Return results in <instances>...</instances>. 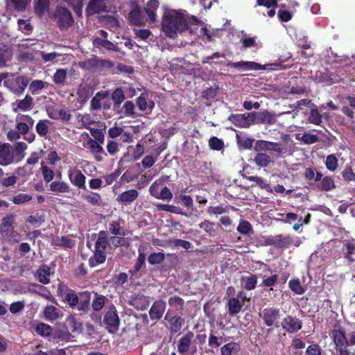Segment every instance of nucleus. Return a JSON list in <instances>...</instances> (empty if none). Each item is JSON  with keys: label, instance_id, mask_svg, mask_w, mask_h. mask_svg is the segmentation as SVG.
<instances>
[{"label": "nucleus", "instance_id": "bf43d9fd", "mask_svg": "<svg viewBox=\"0 0 355 355\" xmlns=\"http://www.w3.org/2000/svg\"><path fill=\"white\" fill-rule=\"evenodd\" d=\"M33 199V196L26 193H19L12 198V201L15 205H21L29 202Z\"/></svg>", "mask_w": 355, "mask_h": 355}, {"label": "nucleus", "instance_id": "8fccbe9b", "mask_svg": "<svg viewBox=\"0 0 355 355\" xmlns=\"http://www.w3.org/2000/svg\"><path fill=\"white\" fill-rule=\"evenodd\" d=\"M28 146L23 141H19L14 145V153L19 157V160H21L25 157V150L27 149Z\"/></svg>", "mask_w": 355, "mask_h": 355}, {"label": "nucleus", "instance_id": "4be33fe9", "mask_svg": "<svg viewBox=\"0 0 355 355\" xmlns=\"http://www.w3.org/2000/svg\"><path fill=\"white\" fill-rule=\"evenodd\" d=\"M91 293L88 291L81 292L79 294L78 310L86 313L89 307Z\"/></svg>", "mask_w": 355, "mask_h": 355}, {"label": "nucleus", "instance_id": "a211bd4d", "mask_svg": "<svg viewBox=\"0 0 355 355\" xmlns=\"http://www.w3.org/2000/svg\"><path fill=\"white\" fill-rule=\"evenodd\" d=\"M12 111L14 112H17L19 110L21 111H28L32 109L33 106V98L29 96L26 95L24 99L17 100L15 103H12Z\"/></svg>", "mask_w": 355, "mask_h": 355}, {"label": "nucleus", "instance_id": "1a4fd4ad", "mask_svg": "<svg viewBox=\"0 0 355 355\" xmlns=\"http://www.w3.org/2000/svg\"><path fill=\"white\" fill-rule=\"evenodd\" d=\"M103 324L110 333L116 332L119 326V318L116 311L113 309L107 311L103 318Z\"/></svg>", "mask_w": 355, "mask_h": 355}, {"label": "nucleus", "instance_id": "de8ad7c7", "mask_svg": "<svg viewBox=\"0 0 355 355\" xmlns=\"http://www.w3.org/2000/svg\"><path fill=\"white\" fill-rule=\"evenodd\" d=\"M288 286L290 289L297 295H302L305 292V288L302 287L299 279H291Z\"/></svg>", "mask_w": 355, "mask_h": 355}, {"label": "nucleus", "instance_id": "473e14b6", "mask_svg": "<svg viewBox=\"0 0 355 355\" xmlns=\"http://www.w3.org/2000/svg\"><path fill=\"white\" fill-rule=\"evenodd\" d=\"M6 7L8 9H15L17 11H24L28 5L26 0H6Z\"/></svg>", "mask_w": 355, "mask_h": 355}, {"label": "nucleus", "instance_id": "864d4df0", "mask_svg": "<svg viewBox=\"0 0 355 355\" xmlns=\"http://www.w3.org/2000/svg\"><path fill=\"white\" fill-rule=\"evenodd\" d=\"M308 121L309 123L314 125H320L322 123V115L320 114L318 109L314 108L311 110Z\"/></svg>", "mask_w": 355, "mask_h": 355}, {"label": "nucleus", "instance_id": "f257e3e1", "mask_svg": "<svg viewBox=\"0 0 355 355\" xmlns=\"http://www.w3.org/2000/svg\"><path fill=\"white\" fill-rule=\"evenodd\" d=\"M162 31L170 38H175L189 28L184 15L176 10L166 13L162 19Z\"/></svg>", "mask_w": 355, "mask_h": 355}, {"label": "nucleus", "instance_id": "6ab92c4d", "mask_svg": "<svg viewBox=\"0 0 355 355\" xmlns=\"http://www.w3.org/2000/svg\"><path fill=\"white\" fill-rule=\"evenodd\" d=\"M193 336L192 331H188L180 338L178 344V351L180 354H184L189 351Z\"/></svg>", "mask_w": 355, "mask_h": 355}, {"label": "nucleus", "instance_id": "37998d69", "mask_svg": "<svg viewBox=\"0 0 355 355\" xmlns=\"http://www.w3.org/2000/svg\"><path fill=\"white\" fill-rule=\"evenodd\" d=\"M67 327L72 333H80L81 331L82 324L78 322L73 316L67 318Z\"/></svg>", "mask_w": 355, "mask_h": 355}, {"label": "nucleus", "instance_id": "bb28decb", "mask_svg": "<svg viewBox=\"0 0 355 355\" xmlns=\"http://www.w3.org/2000/svg\"><path fill=\"white\" fill-rule=\"evenodd\" d=\"M49 0H35V11L39 17H42L49 10Z\"/></svg>", "mask_w": 355, "mask_h": 355}, {"label": "nucleus", "instance_id": "7ed1b4c3", "mask_svg": "<svg viewBox=\"0 0 355 355\" xmlns=\"http://www.w3.org/2000/svg\"><path fill=\"white\" fill-rule=\"evenodd\" d=\"M331 336L336 346V355H354L347 348V337L345 331L341 327L334 329L331 331Z\"/></svg>", "mask_w": 355, "mask_h": 355}, {"label": "nucleus", "instance_id": "c85d7f7f", "mask_svg": "<svg viewBox=\"0 0 355 355\" xmlns=\"http://www.w3.org/2000/svg\"><path fill=\"white\" fill-rule=\"evenodd\" d=\"M273 151L278 157H284L286 155H291L293 153L292 146H284L279 142H273Z\"/></svg>", "mask_w": 355, "mask_h": 355}, {"label": "nucleus", "instance_id": "39448f33", "mask_svg": "<svg viewBox=\"0 0 355 355\" xmlns=\"http://www.w3.org/2000/svg\"><path fill=\"white\" fill-rule=\"evenodd\" d=\"M264 242L266 245H272L277 248H288L292 244L293 239L289 235H270L264 238Z\"/></svg>", "mask_w": 355, "mask_h": 355}, {"label": "nucleus", "instance_id": "9d476101", "mask_svg": "<svg viewBox=\"0 0 355 355\" xmlns=\"http://www.w3.org/2000/svg\"><path fill=\"white\" fill-rule=\"evenodd\" d=\"M164 319L168 321L170 331L173 334L180 331L184 322V320L173 313L171 309L168 310Z\"/></svg>", "mask_w": 355, "mask_h": 355}, {"label": "nucleus", "instance_id": "4d7b16f0", "mask_svg": "<svg viewBox=\"0 0 355 355\" xmlns=\"http://www.w3.org/2000/svg\"><path fill=\"white\" fill-rule=\"evenodd\" d=\"M145 259H146L145 254L144 252H141V250L139 249V256H138L137 261L134 266V270L130 271V272L132 275H136L137 272H139L141 269L143 265H144V263H145Z\"/></svg>", "mask_w": 355, "mask_h": 355}, {"label": "nucleus", "instance_id": "3c124183", "mask_svg": "<svg viewBox=\"0 0 355 355\" xmlns=\"http://www.w3.org/2000/svg\"><path fill=\"white\" fill-rule=\"evenodd\" d=\"M157 208L158 209L166 211L173 214L185 215L182 208L175 205L159 204L157 205Z\"/></svg>", "mask_w": 355, "mask_h": 355}, {"label": "nucleus", "instance_id": "412c9836", "mask_svg": "<svg viewBox=\"0 0 355 355\" xmlns=\"http://www.w3.org/2000/svg\"><path fill=\"white\" fill-rule=\"evenodd\" d=\"M51 269L46 265H42L35 273L36 279L43 284H47L50 282Z\"/></svg>", "mask_w": 355, "mask_h": 355}, {"label": "nucleus", "instance_id": "58836bf2", "mask_svg": "<svg viewBox=\"0 0 355 355\" xmlns=\"http://www.w3.org/2000/svg\"><path fill=\"white\" fill-rule=\"evenodd\" d=\"M244 116L245 114H232L229 116V119L235 126L241 128H247L248 124L246 123L247 122L245 120Z\"/></svg>", "mask_w": 355, "mask_h": 355}, {"label": "nucleus", "instance_id": "e433bc0d", "mask_svg": "<svg viewBox=\"0 0 355 355\" xmlns=\"http://www.w3.org/2000/svg\"><path fill=\"white\" fill-rule=\"evenodd\" d=\"M50 190L54 193H67L69 191V186L64 182L54 181L50 184Z\"/></svg>", "mask_w": 355, "mask_h": 355}, {"label": "nucleus", "instance_id": "f704fd0d", "mask_svg": "<svg viewBox=\"0 0 355 355\" xmlns=\"http://www.w3.org/2000/svg\"><path fill=\"white\" fill-rule=\"evenodd\" d=\"M15 81L18 87L12 89V92L17 95L21 94L28 86V79L24 76H17Z\"/></svg>", "mask_w": 355, "mask_h": 355}, {"label": "nucleus", "instance_id": "9b49d317", "mask_svg": "<svg viewBox=\"0 0 355 355\" xmlns=\"http://www.w3.org/2000/svg\"><path fill=\"white\" fill-rule=\"evenodd\" d=\"M302 321L297 317L288 315L281 322L282 329L288 333H295L302 329Z\"/></svg>", "mask_w": 355, "mask_h": 355}, {"label": "nucleus", "instance_id": "5fc2aeb1", "mask_svg": "<svg viewBox=\"0 0 355 355\" xmlns=\"http://www.w3.org/2000/svg\"><path fill=\"white\" fill-rule=\"evenodd\" d=\"M325 166L330 171H335L338 168V159L334 154L328 155L326 158Z\"/></svg>", "mask_w": 355, "mask_h": 355}, {"label": "nucleus", "instance_id": "c9c22d12", "mask_svg": "<svg viewBox=\"0 0 355 355\" xmlns=\"http://www.w3.org/2000/svg\"><path fill=\"white\" fill-rule=\"evenodd\" d=\"M1 232L4 238L10 242H18L19 234L14 230L13 227L1 228Z\"/></svg>", "mask_w": 355, "mask_h": 355}, {"label": "nucleus", "instance_id": "e2e57ef3", "mask_svg": "<svg viewBox=\"0 0 355 355\" xmlns=\"http://www.w3.org/2000/svg\"><path fill=\"white\" fill-rule=\"evenodd\" d=\"M107 298L103 295L97 296L92 303V307L94 311H98L103 309Z\"/></svg>", "mask_w": 355, "mask_h": 355}, {"label": "nucleus", "instance_id": "a18cd8bd", "mask_svg": "<svg viewBox=\"0 0 355 355\" xmlns=\"http://www.w3.org/2000/svg\"><path fill=\"white\" fill-rule=\"evenodd\" d=\"M107 245L106 232L101 231L95 243V249L105 251Z\"/></svg>", "mask_w": 355, "mask_h": 355}, {"label": "nucleus", "instance_id": "f3484780", "mask_svg": "<svg viewBox=\"0 0 355 355\" xmlns=\"http://www.w3.org/2000/svg\"><path fill=\"white\" fill-rule=\"evenodd\" d=\"M242 295V291L239 292L236 297H230L227 302L228 313L231 315L239 313L244 304L243 301H241L240 298Z\"/></svg>", "mask_w": 355, "mask_h": 355}, {"label": "nucleus", "instance_id": "f8f14e48", "mask_svg": "<svg viewBox=\"0 0 355 355\" xmlns=\"http://www.w3.org/2000/svg\"><path fill=\"white\" fill-rule=\"evenodd\" d=\"M68 177L73 185L79 189H85L86 177L80 170L76 167L70 168L68 171Z\"/></svg>", "mask_w": 355, "mask_h": 355}, {"label": "nucleus", "instance_id": "dca6fc26", "mask_svg": "<svg viewBox=\"0 0 355 355\" xmlns=\"http://www.w3.org/2000/svg\"><path fill=\"white\" fill-rule=\"evenodd\" d=\"M107 10L106 6L103 0H91L86 8L87 15H94Z\"/></svg>", "mask_w": 355, "mask_h": 355}, {"label": "nucleus", "instance_id": "0e129e2a", "mask_svg": "<svg viewBox=\"0 0 355 355\" xmlns=\"http://www.w3.org/2000/svg\"><path fill=\"white\" fill-rule=\"evenodd\" d=\"M79 297L73 291H69L65 295L64 300L71 307L76 306L78 303Z\"/></svg>", "mask_w": 355, "mask_h": 355}, {"label": "nucleus", "instance_id": "423d86ee", "mask_svg": "<svg viewBox=\"0 0 355 355\" xmlns=\"http://www.w3.org/2000/svg\"><path fill=\"white\" fill-rule=\"evenodd\" d=\"M84 65L87 69L102 71L105 69H111L114 67V62L110 60L99 59L98 57L94 56L87 60Z\"/></svg>", "mask_w": 355, "mask_h": 355}, {"label": "nucleus", "instance_id": "ea45409f", "mask_svg": "<svg viewBox=\"0 0 355 355\" xmlns=\"http://www.w3.org/2000/svg\"><path fill=\"white\" fill-rule=\"evenodd\" d=\"M236 230L243 235H250L254 233L253 227L251 223L248 220H241L239 223Z\"/></svg>", "mask_w": 355, "mask_h": 355}, {"label": "nucleus", "instance_id": "774afa93", "mask_svg": "<svg viewBox=\"0 0 355 355\" xmlns=\"http://www.w3.org/2000/svg\"><path fill=\"white\" fill-rule=\"evenodd\" d=\"M44 87V83L41 80H35L32 81L29 85V89L33 94L37 93L38 91L43 89Z\"/></svg>", "mask_w": 355, "mask_h": 355}, {"label": "nucleus", "instance_id": "603ef678", "mask_svg": "<svg viewBox=\"0 0 355 355\" xmlns=\"http://www.w3.org/2000/svg\"><path fill=\"white\" fill-rule=\"evenodd\" d=\"M336 187L334 180L329 176H325L320 182V189L322 191H329Z\"/></svg>", "mask_w": 355, "mask_h": 355}, {"label": "nucleus", "instance_id": "0eeeda50", "mask_svg": "<svg viewBox=\"0 0 355 355\" xmlns=\"http://www.w3.org/2000/svg\"><path fill=\"white\" fill-rule=\"evenodd\" d=\"M55 18L60 28H66L71 26L73 23L71 13L65 8H58L55 14Z\"/></svg>", "mask_w": 355, "mask_h": 355}, {"label": "nucleus", "instance_id": "a19ab883", "mask_svg": "<svg viewBox=\"0 0 355 355\" xmlns=\"http://www.w3.org/2000/svg\"><path fill=\"white\" fill-rule=\"evenodd\" d=\"M273 142L266 140L256 141L254 149L255 151H273Z\"/></svg>", "mask_w": 355, "mask_h": 355}, {"label": "nucleus", "instance_id": "b1692460", "mask_svg": "<svg viewBox=\"0 0 355 355\" xmlns=\"http://www.w3.org/2000/svg\"><path fill=\"white\" fill-rule=\"evenodd\" d=\"M60 312L55 306L48 305L43 311L44 318L47 321H55L60 317Z\"/></svg>", "mask_w": 355, "mask_h": 355}, {"label": "nucleus", "instance_id": "c03bdc74", "mask_svg": "<svg viewBox=\"0 0 355 355\" xmlns=\"http://www.w3.org/2000/svg\"><path fill=\"white\" fill-rule=\"evenodd\" d=\"M346 252L344 253V258L347 259L350 263L355 261L352 255L355 254V243L351 241H347L345 243Z\"/></svg>", "mask_w": 355, "mask_h": 355}, {"label": "nucleus", "instance_id": "72a5a7b5", "mask_svg": "<svg viewBox=\"0 0 355 355\" xmlns=\"http://www.w3.org/2000/svg\"><path fill=\"white\" fill-rule=\"evenodd\" d=\"M168 304L174 311L180 313L184 309V301L182 297L174 295L168 299Z\"/></svg>", "mask_w": 355, "mask_h": 355}, {"label": "nucleus", "instance_id": "a878e982", "mask_svg": "<svg viewBox=\"0 0 355 355\" xmlns=\"http://www.w3.org/2000/svg\"><path fill=\"white\" fill-rule=\"evenodd\" d=\"M254 162L257 166L260 168H265L268 166L272 160L270 155L265 153L259 152L256 154L254 158Z\"/></svg>", "mask_w": 355, "mask_h": 355}, {"label": "nucleus", "instance_id": "052dcab7", "mask_svg": "<svg viewBox=\"0 0 355 355\" xmlns=\"http://www.w3.org/2000/svg\"><path fill=\"white\" fill-rule=\"evenodd\" d=\"M236 138L238 139V144L240 148H242L245 150H250L252 148L254 141V139L250 137L240 139L239 135H237Z\"/></svg>", "mask_w": 355, "mask_h": 355}, {"label": "nucleus", "instance_id": "6e6552de", "mask_svg": "<svg viewBox=\"0 0 355 355\" xmlns=\"http://www.w3.org/2000/svg\"><path fill=\"white\" fill-rule=\"evenodd\" d=\"M15 162V154L8 143H0V166H7Z\"/></svg>", "mask_w": 355, "mask_h": 355}, {"label": "nucleus", "instance_id": "4468645a", "mask_svg": "<svg viewBox=\"0 0 355 355\" xmlns=\"http://www.w3.org/2000/svg\"><path fill=\"white\" fill-rule=\"evenodd\" d=\"M13 49L10 45L0 43V68L8 66V63L12 60Z\"/></svg>", "mask_w": 355, "mask_h": 355}, {"label": "nucleus", "instance_id": "5701e85b", "mask_svg": "<svg viewBox=\"0 0 355 355\" xmlns=\"http://www.w3.org/2000/svg\"><path fill=\"white\" fill-rule=\"evenodd\" d=\"M139 196V193L135 189H130L123 192L117 197V201L124 203L130 204L132 202Z\"/></svg>", "mask_w": 355, "mask_h": 355}, {"label": "nucleus", "instance_id": "aec40b11", "mask_svg": "<svg viewBox=\"0 0 355 355\" xmlns=\"http://www.w3.org/2000/svg\"><path fill=\"white\" fill-rule=\"evenodd\" d=\"M81 136L83 137H85L87 139V142L84 143L83 146L86 148H88L91 153L94 154H103L104 155H106V153H105L103 147L98 143H97L96 141L90 138L88 133L85 132L82 134Z\"/></svg>", "mask_w": 355, "mask_h": 355}, {"label": "nucleus", "instance_id": "79ce46f5", "mask_svg": "<svg viewBox=\"0 0 355 355\" xmlns=\"http://www.w3.org/2000/svg\"><path fill=\"white\" fill-rule=\"evenodd\" d=\"M35 330L38 335L43 337L51 336L53 331V329L50 325L43 322L37 324Z\"/></svg>", "mask_w": 355, "mask_h": 355}, {"label": "nucleus", "instance_id": "393cba45", "mask_svg": "<svg viewBox=\"0 0 355 355\" xmlns=\"http://www.w3.org/2000/svg\"><path fill=\"white\" fill-rule=\"evenodd\" d=\"M245 178L251 182H254L255 185L252 184L253 186H258L261 189L266 190L268 193H272L273 192V190L270 185L267 183L262 178L258 177V176H245Z\"/></svg>", "mask_w": 355, "mask_h": 355}, {"label": "nucleus", "instance_id": "4c0bfd02", "mask_svg": "<svg viewBox=\"0 0 355 355\" xmlns=\"http://www.w3.org/2000/svg\"><path fill=\"white\" fill-rule=\"evenodd\" d=\"M67 78V70L66 69H58L55 72L53 81L55 84L64 85Z\"/></svg>", "mask_w": 355, "mask_h": 355}, {"label": "nucleus", "instance_id": "680f3d73", "mask_svg": "<svg viewBox=\"0 0 355 355\" xmlns=\"http://www.w3.org/2000/svg\"><path fill=\"white\" fill-rule=\"evenodd\" d=\"M343 180L346 182H355V173L349 166H346L341 173Z\"/></svg>", "mask_w": 355, "mask_h": 355}, {"label": "nucleus", "instance_id": "338daca9", "mask_svg": "<svg viewBox=\"0 0 355 355\" xmlns=\"http://www.w3.org/2000/svg\"><path fill=\"white\" fill-rule=\"evenodd\" d=\"M241 43L244 49H248L251 47H256L257 46L255 37H248L244 35L241 39Z\"/></svg>", "mask_w": 355, "mask_h": 355}, {"label": "nucleus", "instance_id": "f03ea898", "mask_svg": "<svg viewBox=\"0 0 355 355\" xmlns=\"http://www.w3.org/2000/svg\"><path fill=\"white\" fill-rule=\"evenodd\" d=\"M263 324L268 327L279 328L281 322V311L279 308L266 307L259 312Z\"/></svg>", "mask_w": 355, "mask_h": 355}, {"label": "nucleus", "instance_id": "49530a36", "mask_svg": "<svg viewBox=\"0 0 355 355\" xmlns=\"http://www.w3.org/2000/svg\"><path fill=\"white\" fill-rule=\"evenodd\" d=\"M296 139L306 145L313 144L319 141V138L316 135H312L308 132L303 134L301 137H300V135H297Z\"/></svg>", "mask_w": 355, "mask_h": 355}, {"label": "nucleus", "instance_id": "13d9d810", "mask_svg": "<svg viewBox=\"0 0 355 355\" xmlns=\"http://www.w3.org/2000/svg\"><path fill=\"white\" fill-rule=\"evenodd\" d=\"M209 146L211 150H220L224 147V143L222 139L213 136L209 139Z\"/></svg>", "mask_w": 355, "mask_h": 355}, {"label": "nucleus", "instance_id": "cd10ccee", "mask_svg": "<svg viewBox=\"0 0 355 355\" xmlns=\"http://www.w3.org/2000/svg\"><path fill=\"white\" fill-rule=\"evenodd\" d=\"M20 119L25 121V122H18L16 126L17 130L21 135H26L29 130V127L27 123H30L31 125H33L34 121L33 119L28 115H22L20 117Z\"/></svg>", "mask_w": 355, "mask_h": 355}, {"label": "nucleus", "instance_id": "2eb2a0df", "mask_svg": "<svg viewBox=\"0 0 355 355\" xmlns=\"http://www.w3.org/2000/svg\"><path fill=\"white\" fill-rule=\"evenodd\" d=\"M256 124L272 125L276 121V117L274 113L268 110H263L259 112H254Z\"/></svg>", "mask_w": 355, "mask_h": 355}, {"label": "nucleus", "instance_id": "ddd939ff", "mask_svg": "<svg viewBox=\"0 0 355 355\" xmlns=\"http://www.w3.org/2000/svg\"><path fill=\"white\" fill-rule=\"evenodd\" d=\"M227 66L236 69H243L244 71L248 70H264L266 67L264 65H261L255 62L252 61H239V62H229L227 63Z\"/></svg>", "mask_w": 355, "mask_h": 355}, {"label": "nucleus", "instance_id": "6e6d98bb", "mask_svg": "<svg viewBox=\"0 0 355 355\" xmlns=\"http://www.w3.org/2000/svg\"><path fill=\"white\" fill-rule=\"evenodd\" d=\"M48 120H40L36 125L35 129L37 134L41 137H45L49 132Z\"/></svg>", "mask_w": 355, "mask_h": 355}, {"label": "nucleus", "instance_id": "69168bd1", "mask_svg": "<svg viewBox=\"0 0 355 355\" xmlns=\"http://www.w3.org/2000/svg\"><path fill=\"white\" fill-rule=\"evenodd\" d=\"M224 342L223 337L216 336L214 334H210L209 336L208 345L211 347H218Z\"/></svg>", "mask_w": 355, "mask_h": 355}, {"label": "nucleus", "instance_id": "20e7f679", "mask_svg": "<svg viewBox=\"0 0 355 355\" xmlns=\"http://www.w3.org/2000/svg\"><path fill=\"white\" fill-rule=\"evenodd\" d=\"M146 15H148L151 20H154L155 13L153 10L148 8H144L141 10L137 6H135L129 14L128 19L132 24L141 26L144 24L146 21Z\"/></svg>", "mask_w": 355, "mask_h": 355}, {"label": "nucleus", "instance_id": "c756f323", "mask_svg": "<svg viewBox=\"0 0 355 355\" xmlns=\"http://www.w3.org/2000/svg\"><path fill=\"white\" fill-rule=\"evenodd\" d=\"M241 350V346L236 342H230L224 345L220 348L221 355H232L236 354Z\"/></svg>", "mask_w": 355, "mask_h": 355}, {"label": "nucleus", "instance_id": "7c9ffc66", "mask_svg": "<svg viewBox=\"0 0 355 355\" xmlns=\"http://www.w3.org/2000/svg\"><path fill=\"white\" fill-rule=\"evenodd\" d=\"M241 282L245 290L252 291L256 288L257 277L252 274L250 276H243L241 279Z\"/></svg>", "mask_w": 355, "mask_h": 355}, {"label": "nucleus", "instance_id": "2f4dec72", "mask_svg": "<svg viewBox=\"0 0 355 355\" xmlns=\"http://www.w3.org/2000/svg\"><path fill=\"white\" fill-rule=\"evenodd\" d=\"M106 259V254L105 251L100 250H96L89 260V263L91 267H95L98 264L103 263Z\"/></svg>", "mask_w": 355, "mask_h": 355}, {"label": "nucleus", "instance_id": "09e8293b", "mask_svg": "<svg viewBox=\"0 0 355 355\" xmlns=\"http://www.w3.org/2000/svg\"><path fill=\"white\" fill-rule=\"evenodd\" d=\"M112 100L114 106L119 107L121 103L125 100L123 91L121 88H116L112 94Z\"/></svg>", "mask_w": 355, "mask_h": 355}]
</instances>
